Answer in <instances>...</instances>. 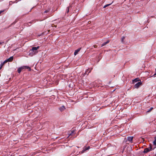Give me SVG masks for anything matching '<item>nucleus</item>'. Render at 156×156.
I'll list each match as a JSON object with an SVG mask.
<instances>
[{"mask_svg":"<svg viewBox=\"0 0 156 156\" xmlns=\"http://www.w3.org/2000/svg\"><path fill=\"white\" fill-rule=\"evenodd\" d=\"M39 46L33 47L30 51V54L31 55H34L38 53L37 49L39 48Z\"/></svg>","mask_w":156,"mask_h":156,"instance_id":"nucleus-1","label":"nucleus"},{"mask_svg":"<svg viewBox=\"0 0 156 156\" xmlns=\"http://www.w3.org/2000/svg\"><path fill=\"white\" fill-rule=\"evenodd\" d=\"M90 148V147L88 146V147H84L83 148V150L79 152L81 154H83L84 153L85 151L89 150Z\"/></svg>","mask_w":156,"mask_h":156,"instance_id":"nucleus-2","label":"nucleus"},{"mask_svg":"<svg viewBox=\"0 0 156 156\" xmlns=\"http://www.w3.org/2000/svg\"><path fill=\"white\" fill-rule=\"evenodd\" d=\"M152 149V147L151 146H150V147L146 148L144 149V150L143 151L144 153H147L151 151Z\"/></svg>","mask_w":156,"mask_h":156,"instance_id":"nucleus-3","label":"nucleus"},{"mask_svg":"<svg viewBox=\"0 0 156 156\" xmlns=\"http://www.w3.org/2000/svg\"><path fill=\"white\" fill-rule=\"evenodd\" d=\"M141 84L142 83L141 82H138L134 85V88H138L141 85Z\"/></svg>","mask_w":156,"mask_h":156,"instance_id":"nucleus-4","label":"nucleus"},{"mask_svg":"<svg viewBox=\"0 0 156 156\" xmlns=\"http://www.w3.org/2000/svg\"><path fill=\"white\" fill-rule=\"evenodd\" d=\"M20 68L22 69V70L24 69H29V70H31L29 66H22Z\"/></svg>","mask_w":156,"mask_h":156,"instance_id":"nucleus-5","label":"nucleus"},{"mask_svg":"<svg viewBox=\"0 0 156 156\" xmlns=\"http://www.w3.org/2000/svg\"><path fill=\"white\" fill-rule=\"evenodd\" d=\"M13 59V56H11L9 58L7 59H6V60H7V62H12Z\"/></svg>","mask_w":156,"mask_h":156,"instance_id":"nucleus-6","label":"nucleus"},{"mask_svg":"<svg viewBox=\"0 0 156 156\" xmlns=\"http://www.w3.org/2000/svg\"><path fill=\"white\" fill-rule=\"evenodd\" d=\"M133 139V136H129L127 137V140L130 142H132Z\"/></svg>","mask_w":156,"mask_h":156,"instance_id":"nucleus-7","label":"nucleus"},{"mask_svg":"<svg viewBox=\"0 0 156 156\" xmlns=\"http://www.w3.org/2000/svg\"><path fill=\"white\" fill-rule=\"evenodd\" d=\"M80 48H79L75 51L74 54L75 55H76L78 54L79 51L80 50Z\"/></svg>","mask_w":156,"mask_h":156,"instance_id":"nucleus-8","label":"nucleus"},{"mask_svg":"<svg viewBox=\"0 0 156 156\" xmlns=\"http://www.w3.org/2000/svg\"><path fill=\"white\" fill-rule=\"evenodd\" d=\"M72 7L71 5L70 4L69 6L66 8V13H68L69 11V9Z\"/></svg>","mask_w":156,"mask_h":156,"instance_id":"nucleus-9","label":"nucleus"},{"mask_svg":"<svg viewBox=\"0 0 156 156\" xmlns=\"http://www.w3.org/2000/svg\"><path fill=\"white\" fill-rule=\"evenodd\" d=\"M74 130H72L71 131V132H69L68 134L69 135V137L71 136H73V135L74 134Z\"/></svg>","mask_w":156,"mask_h":156,"instance_id":"nucleus-10","label":"nucleus"},{"mask_svg":"<svg viewBox=\"0 0 156 156\" xmlns=\"http://www.w3.org/2000/svg\"><path fill=\"white\" fill-rule=\"evenodd\" d=\"M65 109L64 106H62L61 107H60L59 108V110L61 111H62L65 110Z\"/></svg>","mask_w":156,"mask_h":156,"instance_id":"nucleus-11","label":"nucleus"},{"mask_svg":"<svg viewBox=\"0 0 156 156\" xmlns=\"http://www.w3.org/2000/svg\"><path fill=\"white\" fill-rule=\"evenodd\" d=\"M109 41L108 40L106 42H104V43L102 44H101V47H102L104 46V45H105L109 43Z\"/></svg>","mask_w":156,"mask_h":156,"instance_id":"nucleus-12","label":"nucleus"},{"mask_svg":"<svg viewBox=\"0 0 156 156\" xmlns=\"http://www.w3.org/2000/svg\"><path fill=\"white\" fill-rule=\"evenodd\" d=\"M7 62V60H5L4 62L2 63L1 64L2 66H3L4 64Z\"/></svg>","mask_w":156,"mask_h":156,"instance_id":"nucleus-13","label":"nucleus"},{"mask_svg":"<svg viewBox=\"0 0 156 156\" xmlns=\"http://www.w3.org/2000/svg\"><path fill=\"white\" fill-rule=\"evenodd\" d=\"M153 143L154 145H156V136L154 137V140L153 141Z\"/></svg>","mask_w":156,"mask_h":156,"instance_id":"nucleus-14","label":"nucleus"},{"mask_svg":"<svg viewBox=\"0 0 156 156\" xmlns=\"http://www.w3.org/2000/svg\"><path fill=\"white\" fill-rule=\"evenodd\" d=\"M112 3H111V4H106V5H105L104 7H103V8H105L106 7H107V6H108L109 5H111L112 4Z\"/></svg>","mask_w":156,"mask_h":156,"instance_id":"nucleus-15","label":"nucleus"},{"mask_svg":"<svg viewBox=\"0 0 156 156\" xmlns=\"http://www.w3.org/2000/svg\"><path fill=\"white\" fill-rule=\"evenodd\" d=\"M22 71V69L20 68H19L18 69H17V71H18V72L20 73V72H21V71Z\"/></svg>","mask_w":156,"mask_h":156,"instance_id":"nucleus-16","label":"nucleus"},{"mask_svg":"<svg viewBox=\"0 0 156 156\" xmlns=\"http://www.w3.org/2000/svg\"><path fill=\"white\" fill-rule=\"evenodd\" d=\"M89 69H87L85 72L83 74V76H85L86 74H87V73Z\"/></svg>","mask_w":156,"mask_h":156,"instance_id":"nucleus-17","label":"nucleus"},{"mask_svg":"<svg viewBox=\"0 0 156 156\" xmlns=\"http://www.w3.org/2000/svg\"><path fill=\"white\" fill-rule=\"evenodd\" d=\"M125 37L124 36H123L121 38V41L122 43H124V40L125 39Z\"/></svg>","mask_w":156,"mask_h":156,"instance_id":"nucleus-18","label":"nucleus"},{"mask_svg":"<svg viewBox=\"0 0 156 156\" xmlns=\"http://www.w3.org/2000/svg\"><path fill=\"white\" fill-rule=\"evenodd\" d=\"M137 81H138V78H136L135 79H134L133 80V83H135Z\"/></svg>","mask_w":156,"mask_h":156,"instance_id":"nucleus-19","label":"nucleus"},{"mask_svg":"<svg viewBox=\"0 0 156 156\" xmlns=\"http://www.w3.org/2000/svg\"><path fill=\"white\" fill-rule=\"evenodd\" d=\"M89 69V70H88V71L87 72H88V73L87 74V75H88V74L91 72L92 69V68H91V69Z\"/></svg>","mask_w":156,"mask_h":156,"instance_id":"nucleus-20","label":"nucleus"},{"mask_svg":"<svg viewBox=\"0 0 156 156\" xmlns=\"http://www.w3.org/2000/svg\"><path fill=\"white\" fill-rule=\"evenodd\" d=\"M153 108L152 107H151V108L148 110L147 111V112H150L153 109Z\"/></svg>","mask_w":156,"mask_h":156,"instance_id":"nucleus-21","label":"nucleus"},{"mask_svg":"<svg viewBox=\"0 0 156 156\" xmlns=\"http://www.w3.org/2000/svg\"><path fill=\"white\" fill-rule=\"evenodd\" d=\"M49 12V10H47L44 12V13L48 12Z\"/></svg>","mask_w":156,"mask_h":156,"instance_id":"nucleus-22","label":"nucleus"},{"mask_svg":"<svg viewBox=\"0 0 156 156\" xmlns=\"http://www.w3.org/2000/svg\"><path fill=\"white\" fill-rule=\"evenodd\" d=\"M4 11V10L3 11H0V14H1L2 12H3Z\"/></svg>","mask_w":156,"mask_h":156,"instance_id":"nucleus-23","label":"nucleus"},{"mask_svg":"<svg viewBox=\"0 0 156 156\" xmlns=\"http://www.w3.org/2000/svg\"><path fill=\"white\" fill-rule=\"evenodd\" d=\"M97 46L96 45H95L94 46V48H97Z\"/></svg>","mask_w":156,"mask_h":156,"instance_id":"nucleus-24","label":"nucleus"},{"mask_svg":"<svg viewBox=\"0 0 156 156\" xmlns=\"http://www.w3.org/2000/svg\"><path fill=\"white\" fill-rule=\"evenodd\" d=\"M0 66H0V69H1L2 67L3 66H2V65L1 64L0 65Z\"/></svg>","mask_w":156,"mask_h":156,"instance_id":"nucleus-25","label":"nucleus"},{"mask_svg":"<svg viewBox=\"0 0 156 156\" xmlns=\"http://www.w3.org/2000/svg\"><path fill=\"white\" fill-rule=\"evenodd\" d=\"M3 42H1L0 41V44H1L2 43H3Z\"/></svg>","mask_w":156,"mask_h":156,"instance_id":"nucleus-26","label":"nucleus"},{"mask_svg":"<svg viewBox=\"0 0 156 156\" xmlns=\"http://www.w3.org/2000/svg\"><path fill=\"white\" fill-rule=\"evenodd\" d=\"M156 75V73L153 76H154L155 75Z\"/></svg>","mask_w":156,"mask_h":156,"instance_id":"nucleus-27","label":"nucleus"},{"mask_svg":"<svg viewBox=\"0 0 156 156\" xmlns=\"http://www.w3.org/2000/svg\"><path fill=\"white\" fill-rule=\"evenodd\" d=\"M154 155H155V156H156V153L154 154Z\"/></svg>","mask_w":156,"mask_h":156,"instance_id":"nucleus-28","label":"nucleus"}]
</instances>
